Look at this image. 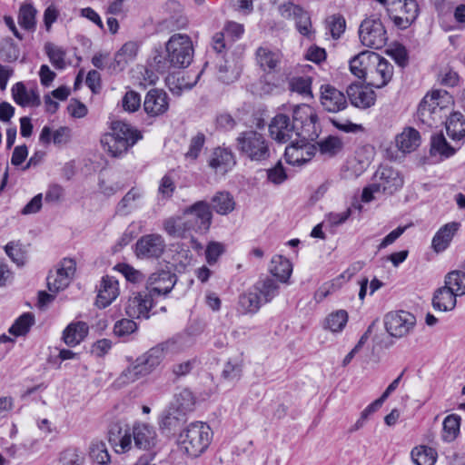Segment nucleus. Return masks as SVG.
I'll use <instances>...</instances> for the list:
<instances>
[{
  "label": "nucleus",
  "instance_id": "69168bd1",
  "mask_svg": "<svg viewBox=\"0 0 465 465\" xmlns=\"http://www.w3.org/2000/svg\"><path fill=\"white\" fill-rule=\"evenodd\" d=\"M351 215V208L350 207L341 213L332 212L326 215L325 223H329L331 226H339L344 223Z\"/></svg>",
  "mask_w": 465,
  "mask_h": 465
},
{
  "label": "nucleus",
  "instance_id": "4c0bfd02",
  "mask_svg": "<svg viewBox=\"0 0 465 465\" xmlns=\"http://www.w3.org/2000/svg\"><path fill=\"white\" fill-rule=\"evenodd\" d=\"M445 287L450 290L458 296L465 294V272L461 271H452L445 277Z\"/></svg>",
  "mask_w": 465,
  "mask_h": 465
},
{
  "label": "nucleus",
  "instance_id": "9d476101",
  "mask_svg": "<svg viewBox=\"0 0 465 465\" xmlns=\"http://www.w3.org/2000/svg\"><path fill=\"white\" fill-rule=\"evenodd\" d=\"M318 116L313 108L302 104L292 108V124L297 128V137L302 142L314 141L318 137L316 123Z\"/></svg>",
  "mask_w": 465,
  "mask_h": 465
},
{
  "label": "nucleus",
  "instance_id": "f704fd0d",
  "mask_svg": "<svg viewBox=\"0 0 465 465\" xmlns=\"http://www.w3.org/2000/svg\"><path fill=\"white\" fill-rule=\"evenodd\" d=\"M262 304L259 294L252 288L239 296L238 311L242 314H255Z\"/></svg>",
  "mask_w": 465,
  "mask_h": 465
},
{
  "label": "nucleus",
  "instance_id": "0eeeda50",
  "mask_svg": "<svg viewBox=\"0 0 465 465\" xmlns=\"http://www.w3.org/2000/svg\"><path fill=\"white\" fill-rule=\"evenodd\" d=\"M452 104V96L447 91L433 90L420 102L417 111L418 119L428 126L435 125L442 122L443 111Z\"/></svg>",
  "mask_w": 465,
  "mask_h": 465
},
{
  "label": "nucleus",
  "instance_id": "5fc2aeb1",
  "mask_svg": "<svg viewBox=\"0 0 465 465\" xmlns=\"http://www.w3.org/2000/svg\"><path fill=\"white\" fill-rule=\"evenodd\" d=\"M45 51L49 57L50 62L55 68L63 69L64 67L65 54L61 48H59L54 45L48 44L45 45Z\"/></svg>",
  "mask_w": 465,
  "mask_h": 465
},
{
  "label": "nucleus",
  "instance_id": "774afa93",
  "mask_svg": "<svg viewBox=\"0 0 465 465\" xmlns=\"http://www.w3.org/2000/svg\"><path fill=\"white\" fill-rule=\"evenodd\" d=\"M5 250L6 254L15 263H16L18 266L24 265L25 262V255L22 252L21 248L10 242L6 244Z\"/></svg>",
  "mask_w": 465,
  "mask_h": 465
},
{
  "label": "nucleus",
  "instance_id": "bf43d9fd",
  "mask_svg": "<svg viewBox=\"0 0 465 465\" xmlns=\"http://www.w3.org/2000/svg\"><path fill=\"white\" fill-rule=\"evenodd\" d=\"M327 26L331 36L337 39L344 32L346 23L343 17L332 15L327 19Z\"/></svg>",
  "mask_w": 465,
  "mask_h": 465
},
{
  "label": "nucleus",
  "instance_id": "5701e85b",
  "mask_svg": "<svg viewBox=\"0 0 465 465\" xmlns=\"http://www.w3.org/2000/svg\"><path fill=\"white\" fill-rule=\"evenodd\" d=\"M119 295L118 281L113 276L106 275L102 278L96 298L99 308L109 306Z\"/></svg>",
  "mask_w": 465,
  "mask_h": 465
},
{
  "label": "nucleus",
  "instance_id": "7c9ffc66",
  "mask_svg": "<svg viewBox=\"0 0 465 465\" xmlns=\"http://www.w3.org/2000/svg\"><path fill=\"white\" fill-rule=\"evenodd\" d=\"M278 282L270 277L259 280L252 289L257 292L263 304L272 302L279 294Z\"/></svg>",
  "mask_w": 465,
  "mask_h": 465
},
{
  "label": "nucleus",
  "instance_id": "6ab92c4d",
  "mask_svg": "<svg viewBox=\"0 0 465 465\" xmlns=\"http://www.w3.org/2000/svg\"><path fill=\"white\" fill-rule=\"evenodd\" d=\"M153 308V297L147 292H135L128 299L125 306L126 314L133 319H148Z\"/></svg>",
  "mask_w": 465,
  "mask_h": 465
},
{
  "label": "nucleus",
  "instance_id": "052dcab7",
  "mask_svg": "<svg viewBox=\"0 0 465 465\" xmlns=\"http://www.w3.org/2000/svg\"><path fill=\"white\" fill-rule=\"evenodd\" d=\"M319 147L323 153L335 154L341 149L342 142L338 137L329 136L319 143Z\"/></svg>",
  "mask_w": 465,
  "mask_h": 465
},
{
  "label": "nucleus",
  "instance_id": "dca6fc26",
  "mask_svg": "<svg viewBox=\"0 0 465 465\" xmlns=\"http://www.w3.org/2000/svg\"><path fill=\"white\" fill-rule=\"evenodd\" d=\"M76 270L75 262L72 259H64L55 273L47 277V286L50 292H57L65 289L72 281Z\"/></svg>",
  "mask_w": 465,
  "mask_h": 465
},
{
  "label": "nucleus",
  "instance_id": "2eb2a0df",
  "mask_svg": "<svg viewBox=\"0 0 465 465\" xmlns=\"http://www.w3.org/2000/svg\"><path fill=\"white\" fill-rule=\"evenodd\" d=\"M166 244L162 235L151 233L142 236L135 244V253L139 258L157 259L163 253Z\"/></svg>",
  "mask_w": 465,
  "mask_h": 465
},
{
  "label": "nucleus",
  "instance_id": "cd10ccee",
  "mask_svg": "<svg viewBox=\"0 0 465 465\" xmlns=\"http://www.w3.org/2000/svg\"><path fill=\"white\" fill-rule=\"evenodd\" d=\"M420 144V133L414 128H405L401 134L396 136V145L404 153L413 152Z\"/></svg>",
  "mask_w": 465,
  "mask_h": 465
},
{
  "label": "nucleus",
  "instance_id": "412c9836",
  "mask_svg": "<svg viewBox=\"0 0 465 465\" xmlns=\"http://www.w3.org/2000/svg\"><path fill=\"white\" fill-rule=\"evenodd\" d=\"M321 104L324 110L338 113L347 107V99L342 92L331 84L321 86Z\"/></svg>",
  "mask_w": 465,
  "mask_h": 465
},
{
  "label": "nucleus",
  "instance_id": "49530a36",
  "mask_svg": "<svg viewBox=\"0 0 465 465\" xmlns=\"http://www.w3.org/2000/svg\"><path fill=\"white\" fill-rule=\"evenodd\" d=\"M348 322V313L344 310H339L331 312L325 319V328L331 332H340L346 326Z\"/></svg>",
  "mask_w": 465,
  "mask_h": 465
},
{
  "label": "nucleus",
  "instance_id": "ea45409f",
  "mask_svg": "<svg viewBox=\"0 0 465 465\" xmlns=\"http://www.w3.org/2000/svg\"><path fill=\"white\" fill-rule=\"evenodd\" d=\"M213 208L219 214H227L233 211L235 203L233 198L224 192L217 193L212 199Z\"/></svg>",
  "mask_w": 465,
  "mask_h": 465
},
{
  "label": "nucleus",
  "instance_id": "79ce46f5",
  "mask_svg": "<svg viewBox=\"0 0 465 465\" xmlns=\"http://www.w3.org/2000/svg\"><path fill=\"white\" fill-rule=\"evenodd\" d=\"M60 465H84V453L75 447L64 449L59 455Z\"/></svg>",
  "mask_w": 465,
  "mask_h": 465
},
{
  "label": "nucleus",
  "instance_id": "2f4dec72",
  "mask_svg": "<svg viewBox=\"0 0 465 465\" xmlns=\"http://www.w3.org/2000/svg\"><path fill=\"white\" fill-rule=\"evenodd\" d=\"M449 137L455 143L465 140V117L460 113H453L446 122Z\"/></svg>",
  "mask_w": 465,
  "mask_h": 465
},
{
  "label": "nucleus",
  "instance_id": "4d7b16f0",
  "mask_svg": "<svg viewBox=\"0 0 465 465\" xmlns=\"http://www.w3.org/2000/svg\"><path fill=\"white\" fill-rule=\"evenodd\" d=\"M174 179L171 173H166L160 181L158 187V193L162 198L169 199L173 196L175 191Z\"/></svg>",
  "mask_w": 465,
  "mask_h": 465
},
{
  "label": "nucleus",
  "instance_id": "de8ad7c7",
  "mask_svg": "<svg viewBox=\"0 0 465 465\" xmlns=\"http://www.w3.org/2000/svg\"><path fill=\"white\" fill-rule=\"evenodd\" d=\"M34 323L35 316L30 312H25L9 328V333L15 337L25 335Z\"/></svg>",
  "mask_w": 465,
  "mask_h": 465
},
{
  "label": "nucleus",
  "instance_id": "f8f14e48",
  "mask_svg": "<svg viewBox=\"0 0 465 465\" xmlns=\"http://www.w3.org/2000/svg\"><path fill=\"white\" fill-rule=\"evenodd\" d=\"M384 324L387 332L395 338L407 336L416 325L415 316L406 311L391 312L385 315Z\"/></svg>",
  "mask_w": 465,
  "mask_h": 465
},
{
  "label": "nucleus",
  "instance_id": "603ef678",
  "mask_svg": "<svg viewBox=\"0 0 465 465\" xmlns=\"http://www.w3.org/2000/svg\"><path fill=\"white\" fill-rule=\"evenodd\" d=\"M174 398L177 409L182 412L192 411L195 404V398L193 392L187 388L181 389L179 392L175 394Z\"/></svg>",
  "mask_w": 465,
  "mask_h": 465
},
{
  "label": "nucleus",
  "instance_id": "58836bf2",
  "mask_svg": "<svg viewBox=\"0 0 465 465\" xmlns=\"http://www.w3.org/2000/svg\"><path fill=\"white\" fill-rule=\"evenodd\" d=\"M289 89L306 99H312V78L309 76H294L289 81Z\"/></svg>",
  "mask_w": 465,
  "mask_h": 465
},
{
  "label": "nucleus",
  "instance_id": "13d9d810",
  "mask_svg": "<svg viewBox=\"0 0 465 465\" xmlns=\"http://www.w3.org/2000/svg\"><path fill=\"white\" fill-rule=\"evenodd\" d=\"M122 105L125 111H137L141 106L140 94L133 90L127 91L122 99Z\"/></svg>",
  "mask_w": 465,
  "mask_h": 465
},
{
  "label": "nucleus",
  "instance_id": "c03bdc74",
  "mask_svg": "<svg viewBox=\"0 0 465 465\" xmlns=\"http://www.w3.org/2000/svg\"><path fill=\"white\" fill-rule=\"evenodd\" d=\"M460 417L457 414L448 415L443 420V440L448 442L454 440L460 432Z\"/></svg>",
  "mask_w": 465,
  "mask_h": 465
},
{
  "label": "nucleus",
  "instance_id": "4468645a",
  "mask_svg": "<svg viewBox=\"0 0 465 465\" xmlns=\"http://www.w3.org/2000/svg\"><path fill=\"white\" fill-rule=\"evenodd\" d=\"M373 56L375 61L371 64L366 80L370 85L381 88L391 80L393 65L377 53Z\"/></svg>",
  "mask_w": 465,
  "mask_h": 465
},
{
  "label": "nucleus",
  "instance_id": "e2e57ef3",
  "mask_svg": "<svg viewBox=\"0 0 465 465\" xmlns=\"http://www.w3.org/2000/svg\"><path fill=\"white\" fill-rule=\"evenodd\" d=\"M267 179L269 182L274 184H281L287 179L286 172L281 162L267 170Z\"/></svg>",
  "mask_w": 465,
  "mask_h": 465
},
{
  "label": "nucleus",
  "instance_id": "37998d69",
  "mask_svg": "<svg viewBox=\"0 0 465 465\" xmlns=\"http://www.w3.org/2000/svg\"><path fill=\"white\" fill-rule=\"evenodd\" d=\"M201 73H198L194 76V80L192 82H189L186 80V78H189V75H183L181 77L175 78L173 75H169L166 77V83L170 89V91L173 94H180L181 91L186 89L189 90L193 88L198 79L200 78Z\"/></svg>",
  "mask_w": 465,
  "mask_h": 465
},
{
  "label": "nucleus",
  "instance_id": "09e8293b",
  "mask_svg": "<svg viewBox=\"0 0 465 465\" xmlns=\"http://www.w3.org/2000/svg\"><path fill=\"white\" fill-rule=\"evenodd\" d=\"M36 10L32 5H22L18 15V24L25 30L33 31L35 28Z\"/></svg>",
  "mask_w": 465,
  "mask_h": 465
},
{
  "label": "nucleus",
  "instance_id": "f257e3e1",
  "mask_svg": "<svg viewBox=\"0 0 465 465\" xmlns=\"http://www.w3.org/2000/svg\"><path fill=\"white\" fill-rule=\"evenodd\" d=\"M194 54L191 37L186 34H173L165 43L164 50L155 48L147 60V70L164 74L172 69L188 67Z\"/></svg>",
  "mask_w": 465,
  "mask_h": 465
},
{
  "label": "nucleus",
  "instance_id": "bb28decb",
  "mask_svg": "<svg viewBox=\"0 0 465 465\" xmlns=\"http://www.w3.org/2000/svg\"><path fill=\"white\" fill-rule=\"evenodd\" d=\"M374 53L371 51H362L351 58L350 61L351 72L358 78H364L366 80L371 64H373V61H375Z\"/></svg>",
  "mask_w": 465,
  "mask_h": 465
},
{
  "label": "nucleus",
  "instance_id": "9b49d317",
  "mask_svg": "<svg viewBox=\"0 0 465 465\" xmlns=\"http://www.w3.org/2000/svg\"><path fill=\"white\" fill-rule=\"evenodd\" d=\"M361 43L369 48L381 49L386 45L388 35L386 29L378 17L365 18L359 27Z\"/></svg>",
  "mask_w": 465,
  "mask_h": 465
},
{
  "label": "nucleus",
  "instance_id": "f03ea898",
  "mask_svg": "<svg viewBox=\"0 0 465 465\" xmlns=\"http://www.w3.org/2000/svg\"><path fill=\"white\" fill-rule=\"evenodd\" d=\"M108 440L117 453H125L134 446L139 450H150L158 441L157 432L153 425L135 422L132 427L116 421L110 425Z\"/></svg>",
  "mask_w": 465,
  "mask_h": 465
},
{
  "label": "nucleus",
  "instance_id": "6e6552de",
  "mask_svg": "<svg viewBox=\"0 0 465 465\" xmlns=\"http://www.w3.org/2000/svg\"><path fill=\"white\" fill-rule=\"evenodd\" d=\"M271 142L264 134L254 130L242 132L236 139L237 150L252 162L262 163L271 158Z\"/></svg>",
  "mask_w": 465,
  "mask_h": 465
},
{
  "label": "nucleus",
  "instance_id": "7ed1b4c3",
  "mask_svg": "<svg viewBox=\"0 0 465 465\" xmlns=\"http://www.w3.org/2000/svg\"><path fill=\"white\" fill-rule=\"evenodd\" d=\"M211 223L210 204L205 201H198L186 208L181 216L167 219L163 227L169 235L184 238L192 232H205Z\"/></svg>",
  "mask_w": 465,
  "mask_h": 465
},
{
  "label": "nucleus",
  "instance_id": "1a4fd4ad",
  "mask_svg": "<svg viewBox=\"0 0 465 465\" xmlns=\"http://www.w3.org/2000/svg\"><path fill=\"white\" fill-rule=\"evenodd\" d=\"M403 185V178L400 173L389 166H381L373 176V183L362 191L361 200L370 203L374 199V193H382L391 195Z\"/></svg>",
  "mask_w": 465,
  "mask_h": 465
},
{
  "label": "nucleus",
  "instance_id": "20e7f679",
  "mask_svg": "<svg viewBox=\"0 0 465 465\" xmlns=\"http://www.w3.org/2000/svg\"><path fill=\"white\" fill-rule=\"evenodd\" d=\"M176 341L168 340L152 347L147 351L136 358L122 373L121 379L124 382H134L148 376L161 364L168 351H173Z\"/></svg>",
  "mask_w": 465,
  "mask_h": 465
},
{
  "label": "nucleus",
  "instance_id": "a211bd4d",
  "mask_svg": "<svg viewBox=\"0 0 465 465\" xmlns=\"http://www.w3.org/2000/svg\"><path fill=\"white\" fill-rule=\"evenodd\" d=\"M297 128L284 114H277L269 124L270 134L278 143H287L297 136Z\"/></svg>",
  "mask_w": 465,
  "mask_h": 465
},
{
  "label": "nucleus",
  "instance_id": "72a5a7b5",
  "mask_svg": "<svg viewBox=\"0 0 465 465\" xmlns=\"http://www.w3.org/2000/svg\"><path fill=\"white\" fill-rule=\"evenodd\" d=\"M459 229L458 223H450L442 226L432 239V247L437 252L444 251L451 242L455 232Z\"/></svg>",
  "mask_w": 465,
  "mask_h": 465
},
{
  "label": "nucleus",
  "instance_id": "473e14b6",
  "mask_svg": "<svg viewBox=\"0 0 465 465\" xmlns=\"http://www.w3.org/2000/svg\"><path fill=\"white\" fill-rule=\"evenodd\" d=\"M12 94L15 102L21 106H38L41 103L38 94L35 90H27L23 83L13 86Z\"/></svg>",
  "mask_w": 465,
  "mask_h": 465
},
{
  "label": "nucleus",
  "instance_id": "3c124183",
  "mask_svg": "<svg viewBox=\"0 0 465 465\" xmlns=\"http://www.w3.org/2000/svg\"><path fill=\"white\" fill-rule=\"evenodd\" d=\"M20 50L12 38H5L0 43V58L5 62L18 59Z\"/></svg>",
  "mask_w": 465,
  "mask_h": 465
},
{
  "label": "nucleus",
  "instance_id": "c9c22d12",
  "mask_svg": "<svg viewBox=\"0 0 465 465\" xmlns=\"http://www.w3.org/2000/svg\"><path fill=\"white\" fill-rule=\"evenodd\" d=\"M292 272V265L288 259L281 255L272 257L270 265V272L278 278L280 282H287Z\"/></svg>",
  "mask_w": 465,
  "mask_h": 465
},
{
  "label": "nucleus",
  "instance_id": "ddd939ff",
  "mask_svg": "<svg viewBox=\"0 0 465 465\" xmlns=\"http://www.w3.org/2000/svg\"><path fill=\"white\" fill-rule=\"evenodd\" d=\"M177 277L170 271L161 270L152 273L146 282V291L153 298L166 296L174 287Z\"/></svg>",
  "mask_w": 465,
  "mask_h": 465
},
{
  "label": "nucleus",
  "instance_id": "c756f323",
  "mask_svg": "<svg viewBox=\"0 0 465 465\" xmlns=\"http://www.w3.org/2000/svg\"><path fill=\"white\" fill-rule=\"evenodd\" d=\"M457 296L445 286L439 288L432 298L433 308L440 312H450L456 307Z\"/></svg>",
  "mask_w": 465,
  "mask_h": 465
},
{
  "label": "nucleus",
  "instance_id": "c85d7f7f",
  "mask_svg": "<svg viewBox=\"0 0 465 465\" xmlns=\"http://www.w3.org/2000/svg\"><path fill=\"white\" fill-rule=\"evenodd\" d=\"M88 325L84 322L70 323L63 332V340L68 346L79 344L88 334Z\"/></svg>",
  "mask_w": 465,
  "mask_h": 465
},
{
  "label": "nucleus",
  "instance_id": "a878e982",
  "mask_svg": "<svg viewBox=\"0 0 465 465\" xmlns=\"http://www.w3.org/2000/svg\"><path fill=\"white\" fill-rule=\"evenodd\" d=\"M255 54L257 64L265 73L275 71L281 62L280 53L266 46L259 47Z\"/></svg>",
  "mask_w": 465,
  "mask_h": 465
},
{
  "label": "nucleus",
  "instance_id": "423d86ee",
  "mask_svg": "<svg viewBox=\"0 0 465 465\" xmlns=\"http://www.w3.org/2000/svg\"><path fill=\"white\" fill-rule=\"evenodd\" d=\"M142 138V134L131 125L122 121L112 123L111 133L105 134L101 143L112 156H120L125 153Z\"/></svg>",
  "mask_w": 465,
  "mask_h": 465
},
{
  "label": "nucleus",
  "instance_id": "393cba45",
  "mask_svg": "<svg viewBox=\"0 0 465 465\" xmlns=\"http://www.w3.org/2000/svg\"><path fill=\"white\" fill-rule=\"evenodd\" d=\"M138 51L139 45L137 42H126L115 54L111 66L114 71H123L128 63L135 59Z\"/></svg>",
  "mask_w": 465,
  "mask_h": 465
},
{
  "label": "nucleus",
  "instance_id": "6e6d98bb",
  "mask_svg": "<svg viewBox=\"0 0 465 465\" xmlns=\"http://www.w3.org/2000/svg\"><path fill=\"white\" fill-rule=\"evenodd\" d=\"M137 330V324L133 320L122 319L114 326V332L118 337H127Z\"/></svg>",
  "mask_w": 465,
  "mask_h": 465
},
{
  "label": "nucleus",
  "instance_id": "a19ab883",
  "mask_svg": "<svg viewBox=\"0 0 465 465\" xmlns=\"http://www.w3.org/2000/svg\"><path fill=\"white\" fill-rule=\"evenodd\" d=\"M305 154L310 156V153L306 151L303 145L292 143L285 148L284 156L286 162L292 165H301L306 163L309 158H306Z\"/></svg>",
  "mask_w": 465,
  "mask_h": 465
},
{
  "label": "nucleus",
  "instance_id": "680f3d73",
  "mask_svg": "<svg viewBox=\"0 0 465 465\" xmlns=\"http://www.w3.org/2000/svg\"><path fill=\"white\" fill-rule=\"evenodd\" d=\"M116 268L128 282L137 283L143 280V275L141 272L135 270L134 267L126 263H120L116 266Z\"/></svg>",
  "mask_w": 465,
  "mask_h": 465
},
{
  "label": "nucleus",
  "instance_id": "8fccbe9b",
  "mask_svg": "<svg viewBox=\"0 0 465 465\" xmlns=\"http://www.w3.org/2000/svg\"><path fill=\"white\" fill-rule=\"evenodd\" d=\"M142 196L140 190L132 188L118 203L116 213L122 215L128 214L134 206V202L139 200Z\"/></svg>",
  "mask_w": 465,
  "mask_h": 465
},
{
  "label": "nucleus",
  "instance_id": "0e129e2a",
  "mask_svg": "<svg viewBox=\"0 0 465 465\" xmlns=\"http://www.w3.org/2000/svg\"><path fill=\"white\" fill-rule=\"evenodd\" d=\"M205 136L203 134L199 133L191 139L189 150L185 156L187 158L196 159L204 144Z\"/></svg>",
  "mask_w": 465,
  "mask_h": 465
},
{
  "label": "nucleus",
  "instance_id": "4be33fe9",
  "mask_svg": "<svg viewBox=\"0 0 465 465\" xmlns=\"http://www.w3.org/2000/svg\"><path fill=\"white\" fill-rule=\"evenodd\" d=\"M346 93L351 104L361 109L370 108L376 101L375 92L362 84H351L347 87Z\"/></svg>",
  "mask_w": 465,
  "mask_h": 465
},
{
  "label": "nucleus",
  "instance_id": "f3484780",
  "mask_svg": "<svg viewBox=\"0 0 465 465\" xmlns=\"http://www.w3.org/2000/svg\"><path fill=\"white\" fill-rule=\"evenodd\" d=\"M279 12L283 18H292L295 20L296 28L300 34L304 36H310L312 32L311 17L301 6L296 5L292 2H288L279 6Z\"/></svg>",
  "mask_w": 465,
  "mask_h": 465
},
{
  "label": "nucleus",
  "instance_id": "aec40b11",
  "mask_svg": "<svg viewBox=\"0 0 465 465\" xmlns=\"http://www.w3.org/2000/svg\"><path fill=\"white\" fill-rule=\"evenodd\" d=\"M143 109L152 117L164 114L169 109L168 94L161 89H151L145 95Z\"/></svg>",
  "mask_w": 465,
  "mask_h": 465
},
{
  "label": "nucleus",
  "instance_id": "39448f33",
  "mask_svg": "<svg viewBox=\"0 0 465 465\" xmlns=\"http://www.w3.org/2000/svg\"><path fill=\"white\" fill-rule=\"evenodd\" d=\"M213 437L210 426L202 421L190 423L179 434L181 450L190 458H198L209 447Z\"/></svg>",
  "mask_w": 465,
  "mask_h": 465
},
{
  "label": "nucleus",
  "instance_id": "864d4df0",
  "mask_svg": "<svg viewBox=\"0 0 465 465\" xmlns=\"http://www.w3.org/2000/svg\"><path fill=\"white\" fill-rule=\"evenodd\" d=\"M91 459L100 465H106L111 461L106 445L103 441L93 442L90 447Z\"/></svg>",
  "mask_w": 465,
  "mask_h": 465
},
{
  "label": "nucleus",
  "instance_id": "a18cd8bd",
  "mask_svg": "<svg viewBox=\"0 0 465 465\" xmlns=\"http://www.w3.org/2000/svg\"><path fill=\"white\" fill-rule=\"evenodd\" d=\"M411 458L416 465H434L436 452L431 448L420 446L412 450Z\"/></svg>",
  "mask_w": 465,
  "mask_h": 465
},
{
  "label": "nucleus",
  "instance_id": "338daca9",
  "mask_svg": "<svg viewBox=\"0 0 465 465\" xmlns=\"http://www.w3.org/2000/svg\"><path fill=\"white\" fill-rule=\"evenodd\" d=\"M242 373V366L238 362L229 361L223 371V377L228 381H236Z\"/></svg>",
  "mask_w": 465,
  "mask_h": 465
},
{
  "label": "nucleus",
  "instance_id": "e433bc0d",
  "mask_svg": "<svg viewBox=\"0 0 465 465\" xmlns=\"http://www.w3.org/2000/svg\"><path fill=\"white\" fill-rule=\"evenodd\" d=\"M456 148L450 145L445 139L442 134H438L431 136L430 141V153L433 155L439 154L444 157H450L456 152Z\"/></svg>",
  "mask_w": 465,
  "mask_h": 465
},
{
  "label": "nucleus",
  "instance_id": "b1692460",
  "mask_svg": "<svg viewBox=\"0 0 465 465\" xmlns=\"http://www.w3.org/2000/svg\"><path fill=\"white\" fill-rule=\"evenodd\" d=\"M235 163L236 161L232 153L228 149L220 147L213 151L209 160V166L222 174L227 173Z\"/></svg>",
  "mask_w": 465,
  "mask_h": 465
}]
</instances>
